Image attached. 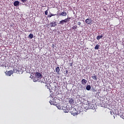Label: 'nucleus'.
Wrapping results in <instances>:
<instances>
[{
    "instance_id": "obj_1",
    "label": "nucleus",
    "mask_w": 124,
    "mask_h": 124,
    "mask_svg": "<svg viewBox=\"0 0 124 124\" xmlns=\"http://www.w3.org/2000/svg\"><path fill=\"white\" fill-rule=\"evenodd\" d=\"M35 79H37V81L39 79H41L42 78V75H41V74H40L39 72H36L35 74Z\"/></svg>"
},
{
    "instance_id": "obj_2",
    "label": "nucleus",
    "mask_w": 124,
    "mask_h": 124,
    "mask_svg": "<svg viewBox=\"0 0 124 124\" xmlns=\"http://www.w3.org/2000/svg\"><path fill=\"white\" fill-rule=\"evenodd\" d=\"M5 73L7 76H11V75L13 74V71L12 70L9 71H6L5 72Z\"/></svg>"
},
{
    "instance_id": "obj_3",
    "label": "nucleus",
    "mask_w": 124,
    "mask_h": 124,
    "mask_svg": "<svg viewBox=\"0 0 124 124\" xmlns=\"http://www.w3.org/2000/svg\"><path fill=\"white\" fill-rule=\"evenodd\" d=\"M93 107H94V105L93 104V103H88V108H89V109H93Z\"/></svg>"
},
{
    "instance_id": "obj_4",
    "label": "nucleus",
    "mask_w": 124,
    "mask_h": 124,
    "mask_svg": "<svg viewBox=\"0 0 124 124\" xmlns=\"http://www.w3.org/2000/svg\"><path fill=\"white\" fill-rule=\"evenodd\" d=\"M68 18H65L64 20H61L59 24H60L61 25H63L64 23H66L67 22H68L69 21L67 20Z\"/></svg>"
},
{
    "instance_id": "obj_5",
    "label": "nucleus",
    "mask_w": 124,
    "mask_h": 124,
    "mask_svg": "<svg viewBox=\"0 0 124 124\" xmlns=\"http://www.w3.org/2000/svg\"><path fill=\"white\" fill-rule=\"evenodd\" d=\"M85 22L88 25H91V24H92V19L87 18L85 20Z\"/></svg>"
},
{
    "instance_id": "obj_6",
    "label": "nucleus",
    "mask_w": 124,
    "mask_h": 124,
    "mask_svg": "<svg viewBox=\"0 0 124 124\" xmlns=\"http://www.w3.org/2000/svg\"><path fill=\"white\" fill-rule=\"evenodd\" d=\"M68 102L70 104V105H73L74 103V100L72 98H69Z\"/></svg>"
},
{
    "instance_id": "obj_7",
    "label": "nucleus",
    "mask_w": 124,
    "mask_h": 124,
    "mask_svg": "<svg viewBox=\"0 0 124 124\" xmlns=\"http://www.w3.org/2000/svg\"><path fill=\"white\" fill-rule=\"evenodd\" d=\"M87 82H88V81L85 79H83L81 80L82 85H86V84H87Z\"/></svg>"
},
{
    "instance_id": "obj_8",
    "label": "nucleus",
    "mask_w": 124,
    "mask_h": 124,
    "mask_svg": "<svg viewBox=\"0 0 124 124\" xmlns=\"http://www.w3.org/2000/svg\"><path fill=\"white\" fill-rule=\"evenodd\" d=\"M61 16H65L66 15H67V14L65 11H63V12L61 13V14H60Z\"/></svg>"
},
{
    "instance_id": "obj_9",
    "label": "nucleus",
    "mask_w": 124,
    "mask_h": 124,
    "mask_svg": "<svg viewBox=\"0 0 124 124\" xmlns=\"http://www.w3.org/2000/svg\"><path fill=\"white\" fill-rule=\"evenodd\" d=\"M75 24H76V23L74 22L73 27H72V29L75 30L77 29V25Z\"/></svg>"
},
{
    "instance_id": "obj_10",
    "label": "nucleus",
    "mask_w": 124,
    "mask_h": 124,
    "mask_svg": "<svg viewBox=\"0 0 124 124\" xmlns=\"http://www.w3.org/2000/svg\"><path fill=\"white\" fill-rule=\"evenodd\" d=\"M56 72H57L58 74H60V71L61 69H60V67H57L55 69Z\"/></svg>"
},
{
    "instance_id": "obj_11",
    "label": "nucleus",
    "mask_w": 124,
    "mask_h": 124,
    "mask_svg": "<svg viewBox=\"0 0 124 124\" xmlns=\"http://www.w3.org/2000/svg\"><path fill=\"white\" fill-rule=\"evenodd\" d=\"M19 3H20L19 1H16L14 2V6H17V5H19Z\"/></svg>"
},
{
    "instance_id": "obj_12",
    "label": "nucleus",
    "mask_w": 124,
    "mask_h": 124,
    "mask_svg": "<svg viewBox=\"0 0 124 124\" xmlns=\"http://www.w3.org/2000/svg\"><path fill=\"white\" fill-rule=\"evenodd\" d=\"M51 27H56L57 26V24L56 23V21L54 22H51L50 23Z\"/></svg>"
},
{
    "instance_id": "obj_13",
    "label": "nucleus",
    "mask_w": 124,
    "mask_h": 124,
    "mask_svg": "<svg viewBox=\"0 0 124 124\" xmlns=\"http://www.w3.org/2000/svg\"><path fill=\"white\" fill-rule=\"evenodd\" d=\"M13 71L15 73H19V70H18L17 69H16L15 67L13 68Z\"/></svg>"
},
{
    "instance_id": "obj_14",
    "label": "nucleus",
    "mask_w": 124,
    "mask_h": 124,
    "mask_svg": "<svg viewBox=\"0 0 124 124\" xmlns=\"http://www.w3.org/2000/svg\"><path fill=\"white\" fill-rule=\"evenodd\" d=\"M103 37V35H98L96 37V39L97 40H99V39H101Z\"/></svg>"
},
{
    "instance_id": "obj_15",
    "label": "nucleus",
    "mask_w": 124,
    "mask_h": 124,
    "mask_svg": "<svg viewBox=\"0 0 124 124\" xmlns=\"http://www.w3.org/2000/svg\"><path fill=\"white\" fill-rule=\"evenodd\" d=\"M92 79H93V80H95V81H96V80H97V78L95 74H94L93 76H92Z\"/></svg>"
},
{
    "instance_id": "obj_16",
    "label": "nucleus",
    "mask_w": 124,
    "mask_h": 124,
    "mask_svg": "<svg viewBox=\"0 0 124 124\" xmlns=\"http://www.w3.org/2000/svg\"><path fill=\"white\" fill-rule=\"evenodd\" d=\"M99 47H100V46L99 45H96L94 47L95 50H98V49H99Z\"/></svg>"
},
{
    "instance_id": "obj_17",
    "label": "nucleus",
    "mask_w": 124,
    "mask_h": 124,
    "mask_svg": "<svg viewBox=\"0 0 124 124\" xmlns=\"http://www.w3.org/2000/svg\"><path fill=\"white\" fill-rule=\"evenodd\" d=\"M62 109H63V112L64 113H68V112H69V110L67 108L66 109H64L63 108H62Z\"/></svg>"
},
{
    "instance_id": "obj_18",
    "label": "nucleus",
    "mask_w": 124,
    "mask_h": 124,
    "mask_svg": "<svg viewBox=\"0 0 124 124\" xmlns=\"http://www.w3.org/2000/svg\"><path fill=\"white\" fill-rule=\"evenodd\" d=\"M29 38H30L31 39H32L33 38V34H30L28 36Z\"/></svg>"
},
{
    "instance_id": "obj_19",
    "label": "nucleus",
    "mask_w": 124,
    "mask_h": 124,
    "mask_svg": "<svg viewBox=\"0 0 124 124\" xmlns=\"http://www.w3.org/2000/svg\"><path fill=\"white\" fill-rule=\"evenodd\" d=\"M86 90L87 91H90L91 90V85H87L86 86Z\"/></svg>"
},
{
    "instance_id": "obj_20",
    "label": "nucleus",
    "mask_w": 124,
    "mask_h": 124,
    "mask_svg": "<svg viewBox=\"0 0 124 124\" xmlns=\"http://www.w3.org/2000/svg\"><path fill=\"white\" fill-rule=\"evenodd\" d=\"M72 115H73V116H77V115H78V113L73 112V111H72Z\"/></svg>"
},
{
    "instance_id": "obj_21",
    "label": "nucleus",
    "mask_w": 124,
    "mask_h": 124,
    "mask_svg": "<svg viewBox=\"0 0 124 124\" xmlns=\"http://www.w3.org/2000/svg\"><path fill=\"white\" fill-rule=\"evenodd\" d=\"M52 16H56V15H54L53 14H51L50 15L48 16V17H49V18H51V17H52Z\"/></svg>"
},
{
    "instance_id": "obj_22",
    "label": "nucleus",
    "mask_w": 124,
    "mask_h": 124,
    "mask_svg": "<svg viewBox=\"0 0 124 124\" xmlns=\"http://www.w3.org/2000/svg\"><path fill=\"white\" fill-rule=\"evenodd\" d=\"M81 22L78 21V25L79 26L78 28H80V27H81Z\"/></svg>"
},
{
    "instance_id": "obj_23",
    "label": "nucleus",
    "mask_w": 124,
    "mask_h": 124,
    "mask_svg": "<svg viewBox=\"0 0 124 124\" xmlns=\"http://www.w3.org/2000/svg\"><path fill=\"white\" fill-rule=\"evenodd\" d=\"M45 15H48V10L45 11Z\"/></svg>"
},
{
    "instance_id": "obj_24",
    "label": "nucleus",
    "mask_w": 124,
    "mask_h": 124,
    "mask_svg": "<svg viewBox=\"0 0 124 124\" xmlns=\"http://www.w3.org/2000/svg\"><path fill=\"white\" fill-rule=\"evenodd\" d=\"M27 1H28V0H21V1L23 2H26Z\"/></svg>"
},
{
    "instance_id": "obj_25",
    "label": "nucleus",
    "mask_w": 124,
    "mask_h": 124,
    "mask_svg": "<svg viewBox=\"0 0 124 124\" xmlns=\"http://www.w3.org/2000/svg\"><path fill=\"white\" fill-rule=\"evenodd\" d=\"M49 102H50V104H52V102H53V101H51V100H50V101H49Z\"/></svg>"
},
{
    "instance_id": "obj_26",
    "label": "nucleus",
    "mask_w": 124,
    "mask_h": 124,
    "mask_svg": "<svg viewBox=\"0 0 124 124\" xmlns=\"http://www.w3.org/2000/svg\"><path fill=\"white\" fill-rule=\"evenodd\" d=\"M46 87L47 88V89H49L48 85H46Z\"/></svg>"
},
{
    "instance_id": "obj_27",
    "label": "nucleus",
    "mask_w": 124,
    "mask_h": 124,
    "mask_svg": "<svg viewBox=\"0 0 124 124\" xmlns=\"http://www.w3.org/2000/svg\"><path fill=\"white\" fill-rule=\"evenodd\" d=\"M73 110H76V108H73Z\"/></svg>"
},
{
    "instance_id": "obj_28",
    "label": "nucleus",
    "mask_w": 124,
    "mask_h": 124,
    "mask_svg": "<svg viewBox=\"0 0 124 124\" xmlns=\"http://www.w3.org/2000/svg\"><path fill=\"white\" fill-rule=\"evenodd\" d=\"M81 88H83V85H81Z\"/></svg>"
},
{
    "instance_id": "obj_29",
    "label": "nucleus",
    "mask_w": 124,
    "mask_h": 124,
    "mask_svg": "<svg viewBox=\"0 0 124 124\" xmlns=\"http://www.w3.org/2000/svg\"><path fill=\"white\" fill-rule=\"evenodd\" d=\"M68 19H71V18H70V17H69V18H68Z\"/></svg>"
}]
</instances>
